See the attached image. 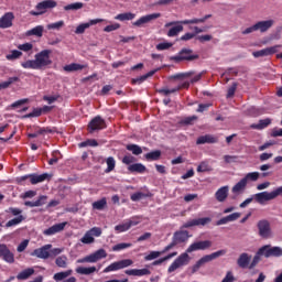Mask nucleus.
<instances>
[{
    "label": "nucleus",
    "mask_w": 282,
    "mask_h": 282,
    "mask_svg": "<svg viewBox=\"0 0 282 282\" xmlns=\"http://www.w3.org/2000/svg\"><path fill=\"white\" fill-rule=\"evenodd\" d=\"M206 171H210V165H208V162H202L197 167V172L206 173Z\"/></svg>",
    "instance_id": "obj_57"
},
{
    "label": "nucleus",
    "mask_w": 282,
    "mask_h": 282,
    "mask_svg": "<svg viewBox=\"0 0 282 282\" xmlns=\"http://www.w3.org/2000/svg\"><path fill=\"white\" fill-rule=\"evenodd\" d=\"M250 261H252V256L250 253L242 252L237 259L238 268L246 270L250 268Z\"/></svg>",
    "instance_id": "obj_16"
},
{
    "label": "nucleus",
    "mask_w": 282,
    "mask_h": 282,
    "mask_svg": "<svg viewBox=\"0 0 282 282\" xmlns=\"http://www.w3.org/2000/svg\"><path fill=\"white\" fill-rule=\"evenodd\" d=\"M213 219L210 217H205V218H194L187 220L184 225L183 228H193L195 226H208Z\"/></svg>",
    "instance_id": "obj_12"
},
{
    "label": "nucleus",
    "mask_w": 282,
    "mask_h": 282,
    "mask_svg": "<svg viewBox=\"0 0 282 282\" xmlns=\"http://www.w3.org/2000/svg\"><path fill=\"white\" fill-rule=\"evenodd\" d=\"M279 47H281V45H274L260 51H256L252 53V56L254 58H261L263 56H272V54H276V52H279Z\"/></svg>",
    "instance_id": "obj_13"
},
{
    "label": "nucleus",
    "mask_w": 282,
    "mask_h": 282,
    "mask_svg": "<svg viewBox=\"0 0 282 282\" xmlns=\"http://www.w3.org/2000/svg\"><path fill=\"white\" fill-rule=\"evenodd\" d=\"M246 186H248V183H246V181H243V178H241V180L231 188V193H234V195H241V193H243V191H246Z\"/></svg>",
    "instance_id": "obj_26"
},
{
    "label": "nucleus",
    "mask_w": 282,
    "mask_h": 282,
    "mask_svg": "<svg viewBox=\"0 0 282 282\" xmlns=\"http://www.w3.org/2000/svg\"><path fill=\"white\" fill-rule=\"evenodd\" d=\"M260 254H264L267 259H269V257H282V249L281 247L265 245L260 248Z\"/></svg>",
    "instance_id": "obj_9"
},
{
    "label": "nucleus",
    "mask_w": 282,
    "mask_h": 282,
    "mask_svg": "<svg viewBox=\"0 0 282 282\" xmlns=\"http://www.w3.org/2000/svg\"><path fill=\"white\" fill-rule=\"evenodd\" d=\"M133 265V260L124 259L120 261L112 262L106 269H104V273L107 274L109 272H117V270H124V268H129Z\"/></svg>",
    "instance_id": "obj_5"
},
{
    "label": "nucleus",
    "mask_w": 282,
    "mask_h": 282,
    "mask_svg": "<svg viewBox=\"0 0 282 282\" xmlns=\"http://www.w3.org/2000/svg\"><path fill=\"white\" fill-rule=\"evenodd\" d=\"M102 235V229L100 227H93L87 230L83 238H80V242L85 246H91V243H96V237H100Z\"/></svg>",
    "instance_id": "obj_4"
},
{
    "label": "nucleus",
    "mask_w": 282,
    "mask_h": 282,
    "mask_svg": "<svg viewBox=\"0 0 282 282\" xmlns=\"http://www.w3.org/2000/svg\"><path fill=\"white\" fill-rule=\"evenodd\" d=\"M210 143H213V137L210 134L202 135L196 141V144H210Z\"/></svg>",
    "instance_id": "obj_46"
},
{
    "label": "nucleus",
    "mask_w": 282,
    "mask_h": 282,
    "mask_svg": "<svg viewBox=\"0 0 282 282\" xmlns=\"http://www.w3.org/2000/svg\"><path fill=\"white\" fill-rule=\"evenodd\" d=\"M52 51L43 50L40 53L35 54L34 59H28L21 63L23 69H45L52 65V58H50Z\"/></svg>",
    "instance_id": "obj_2"
},
{
    "label": "nucleus",
    "mask_w": 282,
    "mask_h": 282,
    "mask_svg": "<svg viewBox=\"0 0 282 282\" xmlns=\"http://www.w3.org/2000/svg\"><path fill=\"white\" fill-rule=\"evenodd\" d=\"M258 230L260 237H263V239H268V237H270L271 235L270 223H268V220H260L258 223Z\"/></svg>",
    "instance_id": "obj_19"
},
{
    "label": "nucleus",
    "mask_w": 282,
    "mask_h": 282,
    "mask_svg": "<svg viewBox=\"0 0 282 282\" xmlns=\"http://www.w3.org/2000/svg\"><path fill=\"white\" fill-rule=\"evenodd\" d=\"M273 26H274V20H272V19L258 21L256 23L257 31L261 32L262 34L268 32V30H270Z\"/></svg>",
    "instance_id": "obj_20"
},
{
    "label": "nucleus",
    "mask_w": 282,
    "mask_h": 282,
    "mask_svg": "<svg viewBox=\"0 0 282 282\" xmlns=\"http://www.w3.org/2000/svg\"><path fill=\"white\" fill-rule=\"evenodd\" d=\"M102 129H107V123L100 116L95 117L88 124V130L90 133H94V131H100Z\"/></svg>",
    "instance_id": "obj_10"
},
{
    "label": "nucleus",
    "mask_w": 282,
    "mask_h": 282,
    "mask_svg": "<svg viewBox=\"0 0 282 282\" xmlns=\"http://www.w3.org/2000/svg\"><path fill=\"white\" fill-rule=\"evenodd\" d=\"M0 259H3L7 263H14V254L6 245H0Z\"/></svg>",
    "instance_id": "obj_18"
},
{
    "label": "nucleus",
    "mask_w": 282,
    "mask_h": 282,
    "mask_svg": "<svg viewBox=\"0 0 282 282\" xmlns=\"http://www.w3.org/2000/svg\"><path fill=\"white\" fill-rule=\"evenodd\" d=\"M177 23L180 25H191L193 24V20H183V21H173V22H167L165 24V28H171V25H177Z\"/></svg>",
    "instance_id": "obj_50"
},
{
    "label": "nucleus",
    "mask_w": 282,
    "mask_h": 282,
    "mask_svg": "<svg viewBox=\"0 0 282 282\" xmlns=\"http://www.w3.org/2000/svg\"><path fill=\"white\" fill-rule=\"evenodd\" d=\"M272 124V119L265 118L262 120H259L258 123L250 124V129H254L256 131H263V129H268Z\"/></svg>",
    "instance_id": "obj_22"
},
{
    "label": "nucleus",
    "mask_w": 282,
    "mask_h": 282,
    "mask_svg": "<svg viewBox=\"0 0 282 282\" xmlns=\"http://www.w3.org/2000/svg\"><path fill=\"white\" fill-rule=\"evenodd\" d=\"M79 147L80 148H85V147H98V141L94 140V139H90V140H87L85 142H82L79 143Z\"/></svg>",
    "instance_id": "obj_58"
},
{
    "label": "nucleus",
    "mask_w": 282,
    "mask_h": 282,
    "mask_svg": "<svg viewBox=\"0 0 282 282\" xmlns=\"http://www.w3.org/2000/svg\"><path fill=\"white\" fill-rule=\"evenodd\" d=\"M271 138H282V128H273L271 130Z\"/></svg>",
    "instance_id": "obj_62"
},
{
    "label": "nucleus",
    "mask_w": 282,
    "mask_h": 282,
    "mask_svg": "<svg viewBox=\"0 0 282 282\" xmlns=\"http://www.w3.org/2000/svg\"><path fill=\"white\" fill-rule=\"evenodd\" d=\"M12 21H14V13L7 12L0 18V29L7 30L8 28H12Z\"/></svg>",
    "instance_id": "obj_17"
},
{
    "label": "nucleus",
    "mask_w": 282,
    "mask_h": 282,
    "mask_svg": "<svg viewBox=\"0 0 282 282\" xmlns=\"http://www.w3.org/2000/svg\"><path fill=\"white\" fill-rule=\"evenodd\" d=\"M180 32H184V26L180 23L171 25V29L167 32V36L173 37L177 36Z\"/></svg>",
    "instance_id": "obj_31"
},
{
    "label": "nucleus",
    "mask_w": 282,
    "mask_h": 282,
    "mask_svg": "<svg viewBox=\"0 0 282 282\" xmlns=\"http://www.w3.org/2000/svg\"><path fill=\"white\" fill-rule=\"evenodd\" d=\"M55 265L65 270L69 265V258H67L65 254L57 257L55 259Z\"/></svg>",
    "instance_id": "obj_29"
},
{
    "label": "nucleus",
    "mask_w": 282,
    "mask_h": 282,
    "mask_svg": "<svg viewBox=\"0 0 282 282\" xmlns=\"http://www.w3.org/2000/svg\"><path fill=\"white\" fill-rule=\"evenodd\" d=\"M32 47L33 45L31 43H24V44L18 45V50H20V52H30Z\"/></svg>",
    "instance_id": "obj_61"
},
{
    "label": "nucleus",
    "mask_w": 282,
    "mask_h": 282,
    "mask_svg": "<svg viewBox=\"0 0 282 282\" xmlns=\"http://www.w3.org/2000/svg\"><path fill=\"white\" fill-rule=\"evenodd\" d=\"M43 25H37L29 31H26V36H43Z\"/></svg>",
    "instance_id": "obj_35"
},
{
    "label": "nucleus",
    "mask_w": 282,
    "mask_h": 282,
    "mask_svg": "<svg viewBox=\"0 0 282 282\" xmlns=\"http://www.w3.org/2000/svg\"><path fill=\"white\" fill-rule=\"evenodd\" d=\"M193 72H187V73H180L176 75L171 76V79L177 80V79H184V78H191V75Z\"/></svg>",
    "instance_id": "obj_55"
},
{
    "label": "nucleus",
    "mask_w": 282,
    "mask_h": 282,
    "mask_svg": "<svg viewBox=\"0 0 282 282\" xmlns=\"http://www.w3.org/2000/svg\"><path fill=\"white\" fill-rule=\"evenodd\" d=\"M197 120V116L186 117L182 120L183 124H193Z\"/></svg>",
    "instance_id": "obj_63"
},
{
    "label": "nucleus",
    "mask_w": 282,
    "mask_h": 282,
    "mask_svg": "<svg viewBox=\"0 0 282 282\" xmlns=\"http://www.w3.org/2000/svg\"><path fill=\"white\" fill-rule=\"evenodd\" d=\"M133 162H135V159L133 155H126L123 159H122V163L123 164H133Z\"/></svg>",
    "instance_id": "obj_64"
},
{
    "label": "nucleus",
    "mask_w": 282,
    "mask_h": 282,
    "mask_svg": "<svg viewBox=\"0 0 282 282\" xmlns=\"http://www.w3.org/2000/svg\"><path fill=\"white\" fill-rule=\"evenodd\" d=\"M131 243L129 242H121V243H118V245H115L112 247V251L113 252H120V250H127V248H131Z\"/></svg>",
    "instance_id": "obj_47"
},
{
    "label": "nucleus",
    "mask_w": 282,
    "mask_h": 282,
    "mask_svg": "<svg viewBox=\"0 0 282 282\" xmlns=\"http://www.w3.org/2000/svg\"><path fill=\"white\" fill-rule=\"evenodd\" d=\"M105 206H107V198H101L100 200L93 203V208L95 210H104Z\"/></svg>",
    "instance_id": "obj_45"
},
{
    "label": "nucleus",
    "mask_w": 282,
    "mask_h": 282,
    "mask_svg": "<svg viewBox=\"0 0 282 282\" xmlns=\"http://www.w3.org/2000/svg\"><path fill=\"white\" fill-rule=\"evenodd\" d=\"M57 3L54 0H44L36 4V10L39 11H31L30 14L32 17H40V14H45V10H50L52 8H56Z\"/></svg>",
    "instance_id": "obj_6"
},
{
    "label": "nucleus",
    "mask_w": 282,
    "mask_h": 282,
    "mask_svg": "<svg viewBox=\"0 0 282 282\" xmlns=\"http://www.w3.org/2000/svg\"><path fill=\"white\" fill-rule=\"evenodd\" d=\"M130 229H131V227H129L128 220H126V221H123L122 224L117 225V226L115 227V230H116L117 232H127V230H130Z\"/></svg>",
    "instance_id": "obj_48"
},
{
    "label": "nucleus",
    "mask_w": 282,
    "mask_h": 282,
    "mask_svg": "<svg viewBox=\"0 0 282 282\" xmlns=\"http://www.w3.org/2000/svg\"><path fill=\"white\" fill-rule=\"evenodd\" d=\"M261 174H259V172H250L248 174H246V176L242 178L246 184H248V182H257V180H259Z\"/></svg>",
    "instance_id": "obj_40"
},
{
    "label": "nucleus",
    "mask_w": 282,
    "mask_h": 282,
    "mask_svg": "<svg viewBox=\"0 0 282 282\" xmlns=\"http://www.w3.org/2000/svg\"><path fill=\"white\" fill-rule=\"evenodd\" d=\"M116 21H133L135 19V13L132 12H126V13H119L115 17Z\"/></svg>",
    "instance_id": "obj_33"
},
{
    "label": "nucleus",
    "mask_w": 282,
    "mask_h": 282,
    "mask_svg": "<svg viewBox=\"0 0 282 282\" xmlns=\"http://www.w3.org/2000/svg\"><path fill=\"white\" fill-rule=\"evenodd\" d=\"M209 261H213V254L200 258L192 268V272H197V270H199L202 265H205V263H209Z\"/></svg>",
    "instance_id": "obj_25"
},
{
    "label": "nucleus",
    "mask_w": 282,
    "mask_h": 282,
    "mask_svg": "<svg viewBox=\"0 0 282 282\" xmlns=\"http://www.w3.org/2000/svg\"><path fill=\"white\" fill-rule=\"evenodd\" d=\"M65 226H67V223L55 224L52 227L45 229L43 231V235H45L46 237L58 235V232H63L65 230Z\"/></svg>",
    "instance_id": "obj_14"
},
{
    "label": "nucleus",
    "mask_w": 282,
    "mask_h": 282,
    "mask_svg": "<svg viewBox=\"0 0 282 282\" xmlns=\"http://www.w3.org/2000/svg\"><path fill=\"white\" fill-rule=\"evenodd\" d=\"M75 272L77 274H84L86 276H89V274H94L95 272H98V269L96 267H77L75 269Z\"/></svg>",
    "instance_id": "obj_24"
},
{
    "label": "nucleus",
    "mask_w": 282,
    "mask_h": 282,
    "mask_svg": "<svg viewBox=\"0 0 282 282\" xmlns=\"http://www.w3.org/2000/svg\"><path fill=\"white\" fill-rule=\"evenodd\" d=\"M128 276H147L151 274L149 269H130L124 271Z\"/></svg>",
    "instance_id": "obj_23"
},
{
    "label": "nucleus",
    "mask_w": 282,
    "mask_h": 282,
    "mask_svg": "<svg viewBox=\"0 0 282 282\" xmlns=\"http://www.w3.org/2000/svg\"><path fill=\"white\" fill-rule=\"evenodd\" d=\"M254 202L258 204H265V202H272V199H276L274 189L272 192H261L253 195Z\"/></svg>",
    "instance_id": "obj_11"
},
{
    "label": "nucleus",
    "mask_w": 282,
    "mask_h": 282,
    "mask_svg": "<svg viewBox=\"0 0 282 282\" xmlns=\"http://www.w3.org/2000/svg\"><path fill=\"white\" fill-rule=\"evenodd\" d=\"M32 274H34V269L29 268V269H25V270H23L22 272H20V273L17 275V279H18L19 281H28V279L31 278Z\"/></svg>",
    "instance_id": "obj_32"
},
{
    "label": "nucleus",
    "mask_w": 282,
    "mask_h": 282,
    "mask_svg": "<svg viewBox=\"0 0 282 282\" xmlns=\"http://www.w3.org/2000/svg\"><path fill=\"white\" fill-rule=\"evenodd\" d=\"M162 254V251H151L148 256H145V261H153V259H158Z\"/></svg>",
    "instance_id": "obj_56"
},
{
    "label": "nucleus",
    "mask_w": 282,
    "mask_h": 282,
    "mask_svg": "<svg viewBox=\"0 0 282 282\" xmlns=\"http://www.w3.org/2000/svg\"><path fill=\"white\" fill-rule=\"evenodd\" d=\"M116 30H120V23L109 24L104 29V32H116Z\"/></svg>",
    "instance_id": "obj_59"
},
{
    "label": "nucleus",
    "mask_w": 282,
    "mask_h": 282,
    "mask_svg": "<svg viewBox=\"0 0 282 282\" xmlns=\"http://www.w3.org/2000/svg\"><path fill=\"white\" fill-rule=\"evenodd\" d=\"M210 246H213V242H210L209 240L196 241L192 243L187 248L186 252L182 253L172 262V264L167 269V272L171 274V272H175V270H180V268L188 265V263H191V256H188V253L196 252V250H208Z\"/></svg>",
    "instance_id": "obj_1"
},
{
    "label": "nucleus",
    "mask_w": 282,
    "mask_h": 282,
    "mask_svg": "<svg viewBox=\"0 0 282 282\" xmlns=\"http://www.w3.org/2000/svg\"><path fill=\"white\" fill-rule=\"evenodd\" d=\"M80 69H85V65L73 63L64 66V72H80Z\"/></svg>",
    "instance_id": "obj_39"
},
{
    "label": "nucleus",
    "mask_w": 282,
    "mask_h": 282,
    "mask_svg": "<svg viewBox=\"0 0 282 282\" xmlns=\"http://www.w3.org/2000/svg\"><path fill=\"white\" fill-rule=\"evenodd\" d=\"M97 23H102V19H95L87 23L79 24L75 30V34H85V30H89L91 25H96Z\"/></svg>",
    "instance_id": "obj_21"
},
{
    "label": "nucleus",
    "mask_w": 282,
    "mask_h": 282,
    "mask_svg": "<svg viewBox=\"0 0 282 282\" xmlns=\"http://www.w3.org/2000/svg\"><path fill=\"white\" fill-rule=\"evenodd\" d=\"M173 239L176 241V243H184V241L188 240V231H176Z\"/></svg>",
    "instance_id": "obj_30"
},
{
    "label": "nucleus",
    "mask_w": 282,
    "mask_h": 282,
    "mask_svg": "<svg viewBox=\"0 0 282 282\" xmlns=\"http://www.w3.org/2000/svg\"><path fill=\"white\" fill-rule=\"evenodd\" d=\"M21 199H32V197H36V192L28 191L24 194H21Z\"/></svg>",
    "instance_id": "obj_60"
},
{
    "label": "nucleus",
    "mask_w": 282,
    "mask_h": 282,
    "mask_svg": "<svg viewBox=\"0 0 282 282\" xmlns=\"http://www.w3.org/2000/svg\"><path fill=\"white\" fill-rule=\"evenodd\" d=\"M107 164V169H106V173H111V171H113V169H116V159H113L112 156L108 158L106 161Z\"/></svg>",
    "instance_id": "obj_49"
},
{
    "label": "nucleus",
    "mask_w": 282,
    "mask_h": 282,
    "mask_svg": "<svg viewBox=\"0 0 282 282\" xmlns=\"http://www.w3.org/2000/svg\"><path fill=\"white\" fill-rule=\"evenodd\" d=\"M50 174H30V182L31 184H41V182H45V180H48Z\"/></svg>",
    "instance_id": "obj_27"
},
{
    "label": "nucleus",
    "mask_w": 282,
    "mask_h": 282,
    "mask_svg": "<svg viewBox=\"0 0 282 282\" xmlns=\"http://www.w3.org/2000/svg\"><path fill=\"white\" fill-rule=\"evenodd\" d=\"M127 150L131 151L133 155H142V148H140L138 144H128Z\"/></svg>",
    "instance_id": "obj_43"
},
{
    "label": "nucleus",
    "mask_w": 282,
    "mask_h": 282,
    "mask_svg": "<svg viewBox=\"0 0 282 282\" xmlns=\"http://www.w3.org/2000/svg\"><path fill=\"white\" fill-rule=\"evenodd\" d=\"M14 83H19V77H10L7 82L0 83V91L1 89H8Z\"/></svg>",
    "instance_id": "obj_42"
},
{
    "label": "nucleus",
    "mask_w": 282,
    "mask_h": 282,
    "mask_svg": "<svg viewBox=\"0 0 282 282\" xmlns=\"http://www.w3.org/2000/svg\"><path fill=\"white\" fill-rule=\"evenodd\" d=\"M260 252H261V249L258 250L251 263H249V270L257 268V264L261 261V257H264V253H260Z\"/></svg>",
    "instance_id": "obj_38"
},
{
    "label": "nucleus",
    "mask_w": 282,
    "mask_h": 282,
    "mask_svg": "<svg viewBox=\"0 0 282 282\" xmlns=\"http://www.w3.org/2000/svg\"><path fill=\"white\" fill-rule=\"evenodd\" d=\"M65 25V21L61 20L58 22H54L51 24H47V30H61Z\"/></svg>",
    "instance_id": "obj_52"
},
{
    "label": "nucleus",
    "mask_w": 282,
    "mask_h": 282,
    "mask_svg": "<svg viewBox=\"0 0 282 282\" xmlns=\"http://www.w3.org/2000/svg\"><path fill=\"white\" fill-rule=\"evenodd\" d=\"M25 217H23V215H20L17 218L9 220L6 226L7 228H12V226H19V224H21V221H23Z\"/></svg>",
    "instance_id": "obj_44"
},
{
    "label": "nucleus",
    "mask_w": 282,
    "mask_h": 282,
    "mask_svg": "<svg viewBox=\"0 0 282 282\" xmlns=\"http://www.w3.org/2000/svg\"><path fill=\"white\" fill-rule=\"evenodd\" d=\"M23 56V53L21 51L13 50L10 52V54L6 55L7 61H17V58H21Z\"/></svg>",
    "instance_id": "obj_41"
},
{
    "label": "nucleus",
    "mask_w": 282,
    "mask_h": 282,
    "mask_svg": "<svg viewBox=\"0 0 282 282\" xmlns=\"http://www.w3.org/2000/svg\"><path fill=\"white\" fill-rule=\"evenodd\" d=\"M85 4L83 2H75L64 7V10H82Z\"/></svg>",
    "instance_id": "obj_51"
},
{
    "label": "nucleus",
    "mask_w": 282,
    "mask_h": 282,
    "mask_svg": "<svg viewBox=\"0 0 282 282\" xmlns=\"http://www.w3.org/2000/svg\"><path fill=\"white\" fill-rule=\"evenodd\" d=\"M160 17H162L161 13L147 14V15L139 18L137 21L132 22V25L134 28H144V25H147V23H151V22L155 21L156 19H160Z\"/></svg>",
    "instance_id": "obj_8"
},
{
    "label": "nucleus",
    "mask_w": 282,
    "mask_h": 282,
    "mask_svg": "<svg viewBox=\"0 0 282 282\" xmlns=\"http://www.w3.org/2000/svg\"><path fill=\"white\" fill-rule=\"evenodd\" d=\"M228 191L229 187L228 186H223L220 187L217 192H216V199L218 202H226V199L228 198Z\"/></svg>",
    "instance_id": "obj_28"
},
{
    "label": "nucleus",
    "mask_w": 282,
    "mask_h": 282,
    "mask_svg": "<svg viewBox=\"0 0 282 282\" xmlns=\"http://www.w3.org/2000/svg\"><path fill=\"white\" fill-rule=\"evenodd\" d=\"M161 155H162V152L160 150H156V151H152V152L147 153L144 155V158L149 162H155V161L160 160Z\"/></svg>",
    "instance_id": "obj_36"
},
{
    "label": "nucleus",
    "mask_w": 282,
    "mask_h": 282,
    "mask_svg": "<svg viewBox=\"0 0 282 282\" xmlns=\"http://www.w3.org/2000/svg\"><path fill=\"white\" fill-rule=\"evenodd\" d=\"M45 133H52L50 128H39L33 133H29V138H39V135H45Z\"/></svg>",
    "instance_id": "obj_37"
},
{
    "label": "nucleus",
    "mask_w": 282,
    "mask_h": 282,
    "mask_svg": "<svg viewBox=\"0 0 282 282\" xmlns=\"http://www.w3.org/2000/svg\"><path fill=\"white\" fill-rule=\"evenodd\" d=\"M249 116H253V118H257V116H261L263 113V110L252 106L248 109Z\"/></svg>",
    "instance_id": "obj_54"
},
{
    "label": "nucleus",
    "mask_w": 282,
    "mask_h": 282,
    "mask_svg": "<svg viewBox=\"0 0 282 282\" xmlns=\"http://www.w3.org/2000/svg\"><path fill=\"white\" fill-rule=\"evenodd\" d=\"M101 259H107V251L98 249L97 251L76 260V263H98Z\"/></svg>",
    "instance_id": "obj_3"
},
{
    "label": "nucleus",
    "mask_w": 282,
    "mask_h": 282,
    "mask_svg": "<svg viewBox=\"0 0 282 282\" xmlns=\"http://www.w3.org/2000/svg\"><path fill=\"white\" fill-rule=\"evenodd\" d=\"M198 56L193 54V50L183 48L177 55L172 57V61L180 63L181 61H195Z\"/></svg>",
    "instance_id": "obj_7"
},
{
    "label": "nucleus",
    "mask_w": 282,
    "mask_h": 282,
    "mask_svg": "<svg viewBox=\"0 0 282 282\" xmlns=\"http://www.w3.org/2000/svg\"><path fill=\"white\" fill-rule=\"evenodd\" d=\"M50 250H52V245H45L35 249L31 254L32 257H37V259H50Z\"/></svg>",
    "instance_id": "obj_15"
},
{
    "label": "nucleus",
    "mask_w": 282,
    "mask_h": 282,
    "mask_svg": "<svg viewBox=\"0 0 282 282\" xmlns=\"http://www.w3.org/2000/svg\"><path fill=\"white\" fill-rule=\"evenodd\" d=\"M128 171H130V173H144V171H147V166L142 163H134L128 166Z\"/></svg>",
    "instance_id": "obj_34"
},
{
    "label": "nucleus",
    "mask_w": 282,
    "mask_h": 282,
    "mask_svg": "<svg viewBox=\"0 0 282 282\" xmlns=\"http://www.w3.org/2000/svg\"><path fill=\"white\" fill-rule=\"evenodd\" d=\"M144 197H149V195H147L142 192H137L130 196V199L132 202H140V199H144Z\"/></svg>",
    "instance_id": "obj_53"
}]
</instances>
